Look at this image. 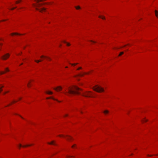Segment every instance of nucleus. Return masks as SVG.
I'll return each mask as SVG.
<instances>
[{
	"label": "nucleus",
	"mask_w": 158,
	"mask_h": 158,
	"mask_svg": "<svg viewBox=\"0 0 158 158\" xmlns=\"http://www.w3.org/2000/svg\"><path fill=\"white\" fill-rule=\"evenodd\" d=\"M62 42L66 44V45L68 46H69L70 45V43L66 42L65 40H63Z\"/></svg>",
	"instance_id": "nucleus-4"
},
{
	"label": "nucleus",
	"mask_w": 158,
	"mask_h": 158,
	"mask_svg": "<svg viewBox=\"0 0 158 158\" xmlns=\"http://www.w3.org/2000/svg\"><path fill=\"white\" fill-rule=\"evenodd\" d=\"M11 35H22V34H19L18 33H12L11 34Z\"/></svg>",
	"instance_id": "nucleus-5"
},
{
	"label": "nucleus",
	"mask_w": 158,
	"mask_h": 158,
	"mask_svg": "<svg viewBox=\"0 0 158 158\" xmlns=\"http://www.w3.org/2000/svg\"><path fill=\"white\" fill-rule=\"evenodd\" d=\"M98 17L99 18H101L103 19H105V17L104 16L102 17L101 16H99Z\"/></svg>",
	"instance_id": "nucleus-8"
},
{
	"label": "nucleus",
	"mask_w": 158,
	"mask_h": 158,
	"mask_svg": "<svg viewBox=\"0 0 158 158\" xmlns=\"http://www.w3.org/2000/svg\"><path fill=\"white\" fill-rule=\"evenodd\" d=\"M89 42V44L90 45H92L98 43V42L94 40H88Z\"/></svg>",
	"instance_id": "nucleus-1"
},
{
	"label": "nucleus",
	"mask_w": 158,
	"mask_h": 158,
	"mask_svg": "<svg viewBox=\"0 0 158 158\" xmlns=\"http://www.w3.org/2000/svg\"><path fill=\"white\" fill-rule=\"evenodd\" d=\"M75 8H76V9H77V10L79 9H80V7L79 6H76L75 7Z\"/></svg>",
	"instance_id": "nucleus-9"
},
{
	"label": "nucleus",
	"mask_w": 158,
	"mask_h": 158,
	"mask_svg": "<svg viewBox=\"0 0 158 158\" xmlns=\"http://www.w3.org/2000/svg\"><path fill=\"white\" fill-rule=\"evenodd\" d=\"M155 15L156 17L158 18V11L157 10H155Z\"/></svg>",
	"instance_id": "nucleus-6"
},
{
	"label": "nucleus",
	"mask_w": 158,
	"mask_h": 158,
	"mask_svg": "<svg viewBox=\"0 0 158 158\" xmlns=\"http://www.w3.org/2000/svg\"><path fill=\"white\" fill-rule=\"evenodd\" d=\"M98 43L100 44H101V43H100V42H98Z\"/></svg>",
	"instance_id": "nucleus-14"
},
{
	"label": "nucleus",
	"mask_w": 158,
	"mask_h": 158,
	"mask_svg": "<svg viewBox=\"0 0 158 158\" xmlns=\"http://www.w3.org/2000/svg\"><path fill=\"white\" fill-rule=\"evenodd\" d=\"M2 45V44L0 43V45Z\"/></svg>",
	"instance_id": "nucleus-13"
},
{
	"label": "nucleus",
	"mask_w": 158,
	"mask_h": 158,
	"mask_svg": "<svg viewBox=\"0 0 158 158\" xmlns=\"http://www.w3.org/2000/svg\"><path fill=\"white\" fill-rule=\"evenodd\" d=\"M36 9L37 10L39 11L40 12H42L43 11H45L46 10V9L44 8H42L40 9H39L37 8H36Z\"/></svg>",
	"instance_id": "nucleus-3"
},
{
	"label": "nucleus",
	"mask_w": 158,
	"mask_h": 158,
	"mask_svg": "<svg viewBox=\"0 0 158 158\" xmlns=\"http://www.w3.org/2000/svg\"><path fill=\"white\" fill-rule=\"evenodd\" d=\"M38 3L37 5H36L34 4H33V5L34 6L36 7V6H42L43 5L45 4H47L46 3H39V2L37 3Z\"/></svg>",
	"instance_id": "nucleus-2"
},
{
	"label": "nucleus",
	"mask_w": 158,
	"mask_h": 158,
	"mask_svg": "<svg viewBox=\"0 0 158 158\" xmlns=\"http://www.w3.org/2000/svg\"><path fill=\"white\" fill-rule=\"evenodd\" d=\"M5 21V20H2V21Z\"/></svg>",
	"instance_id": "nucleus-12"
},
{
	"label": "nucleus",
	"mask_w": 158,
	"mask_h": 158,
	"mask_svg": "<svg viewBox=\"0 0 158 158\" xmlns=\"http://www.w3.org/2000/svg\"><path fill=\"white\" fill-rule=\"evenodd\" d=\"M16 8V7H13L11 9H10V10H14Z\"/></svg>",
	"instance_id": "nucleus-10"
},
{
	"label": "nucleus",
	"mask_w": 158,
	"mask_h": 158,
	"mask_svg": "<svg viewBox=\"0 0 158 158\" xmlns=\"http://www.w3.org/2000/svg\"><path fill=\"white\" fill-rule=\"evenodd\" d=\"M3 41V40L2 39H1V38H0V41Z\"/></svg>",
	"instance_id": "nucleus-11"
},
{
	"label": "nucleus",
	"mask_w": 158,
	"mask_h": 158,
	"mask_svg": "<svg viewBox=\"0 0 158 158\" xmlns=\"http://www.w3.org/2000/svg\"><path fill=\"white\" fill-rule=\"evenodd\" d=\"M22 1V0H19L17 1L16 2V3L18 4L20 2H21Z\"/></svg>",
	"instance_id": "nucleus-7"
}]
</instances>
